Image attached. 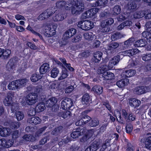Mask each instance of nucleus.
I'll use <instances>...</instances> for the list:
<instances>
[{
  "label": "nucleus",
  "mask_w": 151,
  "mask_h": 151,
  "mask_svg": "<svg viewBox=\"0 0 151 151\" xmlns=\"http://www.w3.org/2000/svg\"><path fill=\"white\" fill-rule=\"evenodd\" d=\"M41 121L39 117H33L28 119L27 122L32 125H35L40 123Z\"/></svg>",
  "instance_id": "nucleus-15"
},
{
  "label": "nucleus",
  "mask_w": 151,
  "mask_h": 151,
  "mask_svg": "<svg viewBox=\"0 0 151 151\" xmlns=\"http://www.w3.org/2000/svg\"><path fill=\"white\" fill-rule=\"evenodd\" d=\"M44 104L41 102L39 103L36 107V109L37 112L42 111L45 109Z\"/></svg>",
  "instance_id": "nucleus-37"
},
{
  "label": "nucleus",
  "mask_w": 151,
  "mask_h": 151,
  "mask_svg": "<svg viewBox=\"0 0 151 151\" xmlns=\"http://www.w3.org/2000/svg\"><path fill=\"white\" fill-rule=\"evenodd\" d=\"M67 39H68L65 38V37L64 38V39H62L59 42L60 45L61 46L65 45L67 43Z\"/></svg>",
  "instance_id": "nucleus-62"
},
{
  "label": "nucleus",
  "mask_w": 151,
  "mask_h": 151,
  "mask_svg": "<svg viewBox=\"0 0 151 151\" xmlns=\"http://www.w3.org/2000/svg\"><path fill=\"white\" fill-rule=\"evenodd\" d=\"M126 128V132L127 133H130L131 132L133 129L132 126L131 124L127 125Z\"/></svg>",
  "instance_id": "nucleus-56"
},
{
  "label": "nucleus",
  "mask_w": 151,
  "mask_h": 151,
  "mask_svg": "<svg viewBox=\"0 0 151 151\" xmlns=\"http://www.w3.org/2000/svg\"><path fill=\"white\" fill-rule=\"evenodd\" d=\"M14 93L9 91L7 94L6 97L4 100L3 102L6 106L11 105L12 103V97L14 96Z\"/></svg>",
  "instance_id": "nucleus-11"
},
{
  "label": "nucleus",
  "mask_w": 151,
  "mask_h": 151,
  "mask_svg": "<svg viewBox=\"0 0 151 151\" xmlns=\"http://www.w3.org/2000/svg\"><path fill=\"white\" fill-rule=\"evenodd\" d=\"M114 114L117 120L120 122L123 123L124 121L121 117L120 112L118 110H116L114 111Z\"/></svg>",
  "instance_id": "nucleus-31"
},
{
  "label": "nucleus",
  "mask_w": 151,
  "mask_h": 151,
  "mask_svg": "<svg viewBox=\"0 0 151 151\" xmlns=\"http://www.w3.org/2000/svg\"><path fill=\"white\" fill-rule=\"evenodd\" d=\"M120 57L119 56H115L109 60L108 66L103 65L100 67V73L104 80H109L113 79L114 74L110 72L106 71L111 69L114 66L117 64L119 61Z\"/></svg>",
  "instance_id": "nucleus-2"
},
{
  "label": "nucleus",
  "mask_w": 151,
  "mask_h": 151,
  "mask_svg": "<svg viewBox=\"0 0 151 151\" xmlns=\"http://www.w3.org/2000/svg\"><path fill=\"white\" fill-rule=\"evenodd\" d=\"M28 114L31 116L35 115L36 114V111L34 108H31L29 110Z\"/></svg>",
  "instance_id": "nucleus-59"
},
{
  "label": "nucleus",
  "mask_w": 151,
  "mask_h": 151,
  "mask_svg": "<svg viewBox=\"0 0 151 151\" xmlns=\"http://www.w3.org/2000/svg\"><path fill=\"white\" fill-rule=\"evenodd\" d=\"M64 15L60 13H56L53 16V20L55 22L63 20L65 18Z\"/></svg>",
  "instance_id": "nucleus-20"
},
{
  "label": "nucleus",
  "mask_w": 151,
  "mask_h": 151,
  "mask_svg": "<svg viewBox=\"0 0 151 151\" xmlns=\"http://www.w3.org/2000/svg\"><path fill=\"white\" fill-rule=\"evenodd\" d=\"M110 141V140L109 139H108L106 140V142L102 145L103 149L101 148V150H104L107 146H109Z\"/></svg>",
  "instance_id": "nucleus-60"
},
{
  "label": "nucleus",
  "mask_w": 151,
  "mask_h": 151,
  "mask_svg": "<svg viewBox=\"0 0 151 151\" xmlns=\"http://www.w3.org/2000/svg\"><path fill=\"white\" fill-rule=\"evenodd\" d=\"M89 133V137L88 135H86L85 136H83V141H86L89 138V137L92 136V134L94 133V130L93 129H90L88 131Z\"/></svg>",
  "instance_id": "nucleus-49"
},
{
  "label": "nucleus",
  "mask_w": 151,
  "mask_h": 151,
  "mask_svg": "<svg viewBox=\"0 0 151 151\" xmlns=\"http://www.w3.org/2000/svg\"><path fill=\"white\" fill-rule=\"evenodd\" d=\"M108 0H99L93 5V6H100L101 7L105 6L107 3Z\"/></svg>",
  "instance_id": "nucleus-25"
},
{
  "label": "nucleus",
  "mask_w": 151,
  "mask_h": 151,
  "mask_svg": "<svg viewBox=\"0 0 151 151\" xmlns=\"http://www.w3.org/2000/svg\"><path fill=\"white\" fill-rule=\"evenodd\" d=\"M121 11V9L119 6L116 5L113 8L112 13L114 15L118 14H119Z\"/></svg>",
  "instance_id": "nucleus-40"
},
{
  "label": "nucleus",
  "mask_w": 151,
  "mask_h": 151,
  "mask_svg": "<svg viewBox=\"0 0 151 151\" xmlns=\"http://www.w3.org/2000/svg\"><path fill=\"white\" fill-rule=\"evenodd\" d=\"M57 100L55 97H52L47 100L45 105L47 107H51L54 106L57 102Z\"/></svg>",
  "instance_id": "nucleus-19"
},
{
  "label": "nucleus",
  "mask_w": 151,
  "mask_h": 151,
  "mask_svg": "<svg viewBox=\"0 0 151 151\" xmlns=\"http://www.w3.org/2000/svg\"><path fill=\"white\" fill-rule=\"evenodd\" d=\"M147 87H146L142 86L137 87L135 90V91L137 94H140L147 92Z\"/></svg>",
  "instance_id": "nucleus-24"
},
{
  "label": "nucleus",
  "mask_w": 151,
  "mask_h": 151,
  "mask_svg": "<svg viewBox=\"0 0 151 151\" xmlns=\"http://www.w3.org/2000/svg\"><path fill=\"white\" fill-rule=\"evenodd\" d=\"M86 23V20L81 21L78 22L77 24L78 26L81 28L83 30H85V25Z\"/></svg>",
  "instance_id": "nucleus-44"
},
{
  "label": "nucleus",
  "mask_w": 151,
  "mask_h": 151,
  "mask_svg": "<svg viewBox=\"0 0 151 151\" xmlns=\"http://www.w3.org/2000/svg\"><path fill=\"white\" fill-rule=\"evenodd\" d=\"M14 141L12 139H6L2 138L0 139V148H7L11 147L13 144Z\"/></svg>",
  "instance_id": "nucleus-7"
},
{
  "label": "nucleus",
  "mask_w": 151,
  "mask_h": 151,
  "mask_svg": "<svg viewBox=\"0 0 151 151\" xmlns=\"http://www.w3.org/2000/svg\"><path fill=\"white\" fill-rule=\"evenodd\" d=\"M84 38L87 40L91 41L95 38L96 36L91 32H86L83 35Z\"/></svg>",
  "instance_id": "nucleus-26"
},
{
  "label": "nucleus",
  "mask_w": 151,
  "mask_h": 151,
  "mask_svg": "<svg viewBox=\"0 0 151 151\" xmlns=\"http://www.w3.org/2000/svg\"><path fill=\"white\" fill-rule=\"evenodd\" d=\"M99 124L98 120L97 119H94L91 120L89 123V125L91 127H95L98 126Z\"/></svg>",
  "instance_id": "nucleus-46"
},
{
  "label": "nucleus",
  "mask_w": 151,
  "mask_h": 151,
  "mask_svg": "<svg viewBox=\"0 0 151 151\" xmlns=\"http://www.w3.org/2000/svg\"><path fill=\"white\" fill-rule=\"evenodd\" d=\"M127 17V16L124 13H123L120 15L118 20L119 21H122L125 19Z\"/></svg>",
  "instance_id": "nucleus-55"
},
{
  "label": "nucleus",
  "mask_w": 151,
  "mask_h": 151,
  "mask_svg": "<svg viewBox=\"0 0 151 151\" xmlns=\"http://www.w3.org/2000/svg\"><path fill=\"white\" fill-rule=\"evenodd\" d=\"M81 135V132L78 131V129H76L71 134V135L73 138H76Z\"/></svg>",
  "instance_id": "nucleus-47"
},
{
  "label": "nucleus",
  "mask_w": 151,
  "mask_h": 151,
  "mask_svg": "<svg viewBox=\"0 0 151 151\" xmlns=\"http://www.w3.org/2000/svg\"><path fill=\"white\" fill-rule=\"evenodd\" d=\"M76 33V30L73 28H71L67 31L63 35V38L68 39L72 37Z\"/></svg>",
  "instance_id": "nucleus-14"
},
{
  "label": "nucleus",
  "mask_w": 151,
  "mask_h": 151,
  "mask_svg": "<svg viewBox=\"0 0 151 151\" xmlns=\"http://www.w3.org/2000/svg\"><path fill=\"white\" fill-rule=\"evenodd\" d=\"M82 103L84 105H89L91 102L90 96L87 93L84 94L82 96Z\"/></svg>",
  "instance_id": "nucleus-17"
},
{
  "label": "nucleus",
  "mask_w": 151,
  "mask_h": 151,
  "mask_svg": "<svg viewBox=\"0 0 151 151\" xmlns=\"http://www.w3.org/2000/svg\"><path fill=\"white\" fill-rule=\"evenodd\" d=\"M119 46V44L118 43L116 42L112 43L108 46L106 48V52L109 53H113L114 50Z\"/></svg>",
  "instance_id": "nucleus-16"
},
{
  "label": "nucleus",
  "mask_w": 151,
  "mask_h": 151,
  "mask_svg": "<svg viewBox=\"0 0 151 151\" xmlns=\"http://www.w3.org/2000/svg\"><path fill=\"white\" fill-rule=\"evenodd\" d=\"M23 138L27 141H33L36 139L35 137L31 135H25L23 136Z\"/></svg>",
  "instance_id": "nucleus-43"
},
{
  "label": "nucleus",
  "mask_w": 151,
  "mask_h": 151,
  "mask_svg": "<svg viewBox=\"0 0 151 151\" xmlns=\"http://www.w3.org/2000/svg\"><path fill=\"white\" fill-rule=\"evenodd\" d=\"M46 128V127H44L39 129L36 133L35 135L36 137H38L40 136L41 134L45 131Z\"/></svg>",
  "instance_id": "nucleus-54"
},
{
  "label": "nucleus",
  "mask_w": 151,
  "mask_h": 151,
  "mask_svg": "<svg viewBox=\"0 0 151 151\" xmlns=\"http://www.w3.org/2000/svg\"><path fill=\"white\" fill-rule=\"evenodd\" d=\"M42 78L39 74L36 73L33 74L32 75L30 78V80L32 82H36L38 81Z\"/></svg>",
  "instance_id": "nucleus-36"
},
{
  "label": "nucleus",
  "mask_w": 151,
  "mask_h": 151,
  "mask_svg": "<svg viewBox=\"0 0 151 151\" xmlns=\"http://www.w3.org/2000/svg\"><path fill=\"white\" fill-rule=\"evenodd\" d=\"M105 23V25L108 26V25H110L112 24L114 22V20L112 18L107 19L104 21Z\"/></svg>",
  "instance_id": "nucleus-53"
},
{
  "label": "nucleus",
  "mask_w": 151,
  "mask_h": 151,
  "mask_svg": "<svg viewBox=\"0 0 151 151\" xmlns=\"http://www.w3.org/2000/svg\"><path fill=\"white\" fill-rule=\"evenodd\" d=\"M57 25L55 24H49L45 27V35L50 37L54 35L55 34V30Z\"/></svg>",
  "instance_id": "nucleus-5"
},
{
  "label": "nucleus",
  "mask_w": 151,
  "mask_h": 151,
  "mask_svg": "<svg viewBox=\"0 0 151 151\" xmlns=\"http://www.w3.org/2000/svg\"><path fill=\"white\" fill-rule=\"evenodd\" d=\"M139 50L137 49H133L127 50L122 52V54L124 56H132L139 53Z\"/></svg>",
  "instance_id": "nucleus-13"
},
{
  "label": "nucleus",
  "mask_w": 151,
  "mask_h": 151,
  "mask_svg": "<svg viewBox=\"0 0 151 151\" xmlns=\"http://www.w3.org/2000/svg\"><path fill=\"white\" fill-rule=\"evenodd\" d=\"M56 6L58 8H65L66 10H69L71 8L72 14L75 15L79 14L84 9V6L82 4H80L78 0H73L65 2L61 1L58 2Z\"/></svg>",
  "instance_id": "nucleus-1"
},
{
  "label": "nucleus",
  "mask_w": 151,
  "mask_h": 151,
  "mask_svg": "<svg viewBox=\"0 0 151 151\" xmlns=\"http://www.w3.org/2000/svg\"><path fill=\"white\" fill-rule=\"evenodd\" d=\"M74 88L73 86H70L65 89V92L66 93H69L72 92L74 89Z\"/></svg>",
  "instance_id": "nucleus-64"
},
{
  "label": "nucleus",
  "mask_w": 151,
  "mask_h": 151,
  "mask_svg": "<svg viewBox=\"0 0 151 151\" xmlns=\"http://www.w3.org/2000/svg\"><path fill=\"white\" fill-rule=\"evenodd\" d=\"M69 141V140L68 138L66 137L65 140L64 139L61 141L60 142L58 143V145L60 146H62L64 144H65L68 143Z\"/></svg>",
  "instance_id": "nucleus-63"
},
{
  "label": "nucleus",
  "mask_w": 151,
  "mask_h": 151,
  "mask_svg": "<svg viewBox=\"0 0 151 151\" xmlns=\"http://www.w3.org/2000/svg\"><path fill=\"white\" fill-rule=\"evenodd\" d=\"M68 76V74L67 73V70L66 69L64 68L63 70L61 75L58 78V80H63L66 78Z\"/></svg>",
  "instance_id": "nucleus-42"
},
{
  "label": "nucleus",
  "mask_w": 151,
  "mask_h": 151,
  "mask_svg": "<svg viewBox=\"0 0 151 151\" xmlns=\"http://www.w3.org/2000/svg\"><path fill=\"white\" fill-rule=\"evenodd\" d=\"M59 73V71L57 68H53L50 72L51 76L53 78H56Z\"/></svg>",
  "instance_id": "nucleus-35"
},
{
  "label": "nucleus",
  "mask_w": 151,
  "mask_h": 151,
  "mask_svg": "<svg viewBox=\"0 0 151 151\" xmlns=\"http://www.w3.org/2000/svg\"><path fill=\"white\" fill-rule=\"evenodd\" d=\"M85 30H88L93 28L94 26V23L89 20H86Z\"/></svg>",
  "instance_id": "nucleus-30"
},
{
  "label": "nucleus",
  "mask_w": 151,
  "mask_h": 151,
  "mask_svg": "<svg viewBox=\"0 0 151 151\" xmlns=\"http://www.w3.org/2000/svg\"><path fill=\"white\" fill-rule=\"evenodd\" d=\"M77 119L76 124L77 126H81L88 122L91 120V118L86 115V111H83L80 114Z\"/></svg>",
  "instance_id": "nucleus-3"
},
{
  "label": "nucleus",
  "mask_w": 151,
  "mask_h": 151,
  "mask_svg": "<svg viewBox=\"0 0 151 151\" xmlns=\"http://www.w3.org/2000/svg\"><path fill=\"white\" fill-rule=\"evenodd\" d=\"M70 112L69 111H64L61 112L60 114V116H62L63 118L65 119L68 118L70 117Z\"/></svg>",
  "instance_id": "nucleus-45"
},
{
  "label": "nucleus",
  "mask_w": 151,
  "mask_h": 151,
  "mask_svg": "<svg viewBox=\"0 0 151 151\" xmlns=\"http://www.w3.org/2000/svg\"><path fill=\"white\" fill-rule=\"evenodd\" d=\"M99 143L95 142H93L91 145L87 147L85 151H96L99 148Z\"/></svg>",
  "instance_id": "nucleus-18"
},
{
  "label": "nucleus",
  "mask_w": 151,
  "mask_h": 151,
  "mask_svg": "<svg viewBox=\"0 0 151 151\" xmlns=\"http://www.w3.org/2000/svg\"><path fill=\"white\" fill-rule=\"evenodd\" d=\"M49 69V65L47 63H45L40 67V71L41 74H43L47 72Z\"/></svg>",
  "instance_id": "nucleus-23"
},
{
  "label": "nucleus",
  "mask_w": 151,
  "mask_h": 151,
  "mask_svg": "<svg viewBox=\"0 0 151 151\" xmlns=\"http://www.w3.org/2000/svg\"><path fill=\"white\" fill-rule=\"evenodd\" d=\"M82 38V36L81 35H78L77 36L75 37L72 40V42H77L81 40Z\"/></svg>",
  "instance_id": "nucleus-52"
},
{
  "label": "nucleus",
  "mask_w": 151,
  "mask_h": 151,
  "mask_svg": "<svg viewBox=\"0 0 151 151\" xmlns=\"http://www.w3.org/2000/svg\"><path fill=\"white\" fill-rule=\"evenodd\" d=\"M145 11H138L136 12L134 15V18L138 19L141 18L144 16L146 14Z\"/></svg>",
  "instance_id": "nucleus-34"
},
{
  "label": "nucleus",
  "mask_w": 151,
  "mask_h": 151,
  "mask_svg": "<svg viewBox=\"0 0 151 151\" xmlns=\"http://www.w3.org/2000/svg\"><path fill=\"white\" fill-rule=\"evenodd\" d=\"M134 39L133 38H130L124 42V45L126 46L131 45L133 42Z\"/></svg>",
  "instance_id": "nucleus-57"
},
{
  "label": "nucleus",
  "mask_w": 151,
  "mask_h": 151,
  "mask_svg": "<svg viewBox=\"0 0 151 151\" xmlns=\"http://www.w3.org/2000/svg\"><path fill=\"white\" fill-rule=\"evenodd\" d=\"M146 26L147 31L143 32L142 35L149 42H150L151 41V21L147 22L146 24Z\"/></svg>",
  "instance_id": "nucleus-9"
},
{
  "label": "nucleus",
  "mask_w": 151,
  "mask_h": 151,
  "mask_svg": "<svg viewBox=\"0 0 151 151\" xmlns=\"http://www.w3.org/2000/svg\"><path fill=\"white\" fill-rule=\"evenodd\" d=\"M145 146L147 149L151 150V136L147 139L145 142Z\"/></svg>",
  "instance_id": "nucleus-41"
},
{
  "label": "nucleus",
  "mask_w": 151,
  "mask_h": 151,
  "mask_svg": "<svg viewBox=\"0 0 151 151\" xmlns=\"http://www.w3.org/2000/svg\"><path fill=\"white\" fill-rule=\"evenodd\" d=\"M47 14L46 12H44L38 16V19L40 20H42L47 18Z\"/></svg>",
  "instance_id": "nucleus-51"
},
{
  "label": "nucleus",
  "mask_w": 151,
  "mask_h": 151,
  "mask_svg": "<svg viewBox=\"0 0 151 151\" xmlns=\"http://www.w3.org/2000/svg\"><path fill=\"white\" fill-rule=\"evenodd\" d=\"M98 11V9L97 8L89 9L82 14L81 18L85 19L86 18H91L92 20H94L97 17L96 14Z\"/></svg>",
  "instance_id": "nucleus-4"
},
{
  "label": "nucleus",
  "mask_w": 151,
  "mask_h": 151,
  "mask_svg": "<svg viewBox=\"0 0 151 151\" xmlns=\"http://www.w3.org/2000/svg\"><path fill=\"white\" fill-rule=\"evenodd\" d=\"M11 132V129L9 128L0 126V135L1 137H6L10 135Z\"/></svg>",
  "instance_id": "nucleus-12"
},
{
  "label": "nucleus",
  "mask_w": 151,
  "mask_h": 151,
  "mask_svg": "<svg viewBox=\"0 0 151 151\" xmlns=\"http://www.w3.org/2000/svg\"><path fill=\"white\" fill-rule=\"evenodd\" d=\"M124 73L125 74V76L127 77H129L133 76L136 73V71L134 70H126Z\"/></svg>",
  "instance_id": "nucleus-39"
},
{
  "label": "nucleus",
  "mask_w": 151,
  "mask_h": 151,
  "mask_svg": "<svg viewBox=\"0 0 151 151\" xmlns=\"http://www.w3.org/2000/svg\"><path fill=\"white\" fill-rule=\"evenodd\" d=\"M129 83L128 79L126 78L117 81L116 83V85L119 88H122L128 85Z\"/></svg>",
  "instance_id": "nucleus-21"
},
{
  "label": "nucleus",
  "mask_w": 151,
  "mask_h": 151,
  "mask_svg": "<svg viewBox=\"0 0 151 151\" xmlns=\"http://www.w3.org/2000/svg\"><path fill=\"white\" fill-rule=\"evenodd\" d=\"M3 50L1 51L2 56H3L4 59H7L8 58L10 55L11 52L10 50L9 49L4 50L2 49Z\"/></svg>",
  "instance_id": "nucleus-32"
},
{
  "label": "nucleus",
  "mask_w": 151,
  "mask_h": 151,
  "mask_svg": "<svg viewBox=\"0 0 151 151\" xmlns=\"http://www.w3.org/2000/svg\"><path fill=\"white\" fill-rule=\"evenodd\" d=\"M141 103L140 101L135 99H131L129 101V104L131 106L136 107L138 106Z\"/></svg>",
  "instance_id": "nucleus-27"
},
{
  "label": "nucleus",
  "mask_w": 151,
  "mask_h": 151,
  "mask_svg": "<svg viewBox=\"0 0 151 151\" xmlns=\"http://www.w3.org/2000/svg\"><path fill=\"white\" fill-rule=\"evenodd\" d=\"M73 104V101L70 99L67 98L63 100L61 103V106L62 109L66 110L71 107Z\"/></svg>",
  "instance_id": "nucleus-10"
},
{
  "label": "nucleus",
  "mask_w": 151,
  "mask_h": 151,
  "mask_svg": "<svg viewBox=\"0 0 151 151\" xmlns=\"http://www.w3.org/2000/svg\"><path fill=\"white\" fill-rule=\"evenodd\" d=\"M19 81L18 80L14 81L10 83L8 86V88L9 90H14L18 87Z\"/></svg>",
  "instance_id": "nucleus-22"
},
{
  "label": "nucleus",
  "mask_w": 151,
  "mask_h": 151,
  "mask_svg": "<svg viewBox=\"0 0 151 151\" xmlns=\"http://www.w3.org/2000/svg\"><path fill=\"white\" fill-rule=\"evenodd\" d=\"M142 59L143 60L147 61L151 60V53L143 54L142 56Z\"/></svg>",
  "instance_id": "nucleus-48"
},
{
  "label": "nucleus",
  "mask_w": 151,
  "mask_h": 151,
  "mask_svg": "<svg viewBox=\"0 0 151 151\" xmlns=\"http://www.w3.org/2000/svg\"><path fill=\"white\" fill-rule=\"evenodd\" d=\"M134 45L136 47H142L145 45V42L144 40L141 39L136 41Z\"/></svg>",
  "instance_id": "nucleus-38"
},
{
  "label": "nucleus",
  "mask_w": 151,
  "mask_h": 151,
  "mask_svg": "<svg viewBox=\"0 0 151 151\" xmlns=\"http://www.w3.org/2000/svg\"><path fill=\"white\" fill-rule=\"evenodd\" d=\"M18 61V58L16 57L10 59L6 64L7 70L10 71L14 69L17 65Z\"/></svg>",
  "instance_id": "nucleus-8"
},
{
  "label": "nucleus",
  "mask_w": 151,
  "mask_h": 151,
  "mask_svg": "<svg viewBox=\"0 0 151 151\" xmlns=\"http://www.w3.org/2000/svg\"><path fill=\"white\" fill-rule=\"evenodd\" d=\"M27 45L31 49H36L37 48V46L30 42H28L27 43Z\"/></svg>",
  "instance_id": "nucleus-61"
},
{
  "label": "nucleus",
  "mask_w": 151,
  "mask_h": 151,
  "mask_svg": "<svg viewBox=\"0 0 151 151\" xmlns=\"http://www.w3.org/2000/svg\"><path fill=\"white\" fill-rule=\"evenodd\" d=\"M37 101V97L34 94L29 93L25 97L22 101L24 103L26 102L28 104L32 105L35 103Z\"/></svg>",
  "instance_id": "nucleus-6"
},
{
  "label": "nucleus",
  "mask_w": 151,
  "mask_h": 151,
  "mask_svg": "<svg viewBox=\"0 0 151 151\" xmlns=\"http://www.w3.org/2000/svg\"><path fill=\"white\" fill-rule=\"evenodd\" d=\"M102 54L100 52H97L95 53L94 55L93 60L95 62H98L100 60Z\"/></svg>",
  "instance_id": "nucleus-29"
},
{
  "label": "nucleus",
  "mask_w": 151,
  "mask_h": 151,
  "mask_svg": "<svg viewBox=\"0 0 151 151\" xmlns=\"http://www.w3.org/2000/svg\"><path fill=\"white\" fill-rule=\"evenodd\" d=\"M121 37L120 34L119 33L116 32L113 34L111 36V38L112 40H115Z\"/></svg>",
  "instance_id": "nucleus-50"
},
{
  "label": "nucleus",
  "mask_w": 151,
  "mask_h": 151,
  "mask_svg": "<svg viewBox=\"0 0 151 151\" xmlns=\"http://www.w3.org/2000/svg\"><path fill=\"white\" fill-rule=\"evenodd\" d=\"M92 89L94 92L98 94H101L103 92L102 87L100 86H95Z\"/></svg>",
  "instance_id": "nucleus-33"
},
{
  "label": "nucleus",
  "mask_w": 151,
  "mask_h": 151,
  "mask_svg": "<svg viewBox=\"0 0 151 151\" xmlns=\"http://www.w3.org/2000/svg\"><path fill=\"white\" fill-rule=\"evenodd\" d=\"M19 132L17 130H15L13 131L12 137L14 139H16L18 137Z\"/></svg>",
  "instance_id": "nucleus-58"
},
{
  "label": "nucleus",
  "mask_w": 151,
  "mask_h": 151,
  "mask_svg": "<svg viewBox=\"0 0 151 151\" xmlns=\"http://www.w3.org/2000/svg\"><path fill=\"white\" fill-rule=\"evenodd\" d=\"M100 29V32H108L110 29L108 26L105 25L104 21L101 22Z\"/></svg>",
  "instance_id": "nucleus-28"
}]
</instances>
